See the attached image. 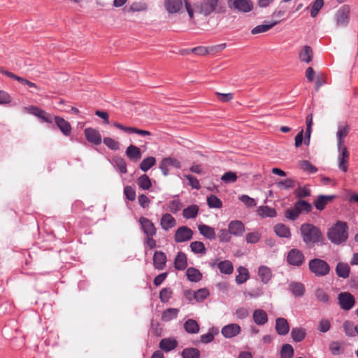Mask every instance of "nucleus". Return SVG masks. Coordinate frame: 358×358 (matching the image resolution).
<instances>
[{"mask_svg":"<svg viewBox=\"0 0 358 358\" xmlns=\"http://www.w3.org/2000/svg\"><path fill=\"white\" fill-rule=\"evenodd\" d=\"M218 238L220 242L228 243L231 241V234L229 229H221L219 230Z\"/></svg>","mask_w":358,"mask_h":358,"instance_id":"55","label":"nucleus"},{"mask_svg":"<svg viewBox=\"0 0 358 358\" xmlns=\"http://www.w3.org/2000/svg\"><path fill=\"white\" fill-rule=\"evenodd\" d=\"M300 213L296 210V207L294 206L292 208L287 209L285 213V216L289 220H295L299 216Z\"/></svg>","mask_w":358,"mask_h":358,"instance_id":"63","label":"nucleus"},{"mask_svg":"<svg viewBox=\"0 0 358 358\" xmlns=\"http://www.w3.org/2000/svg\"><path fill=\"white\" fill-rule=\"evenodd\" d=\"M228 229L231 235L237 237L241 236L245 231V225L240 220H232L228 224Z\"/></svg>","mask_w":358,"mask_h":358,"instance_id":"15","label":"nucleus"},{"mask_svg":"<svg viewBox=\"0 0 358 358\" xmlns=\"http://www.w3.org/2000/svg\"><path fill=\"white\" fill-rule=\"evenodd\" d=\"M336 198V195H323L320 194L317 199L314 201L313 205L315 208L318 210H322L325 206L331 203L334 199Z\"/></svg>","mask_w":358,"mask_h":358,"instance_id":"13","label":"nucleus"},{"mask_svg":"<svg viewBox=\"0 0 358 358\" xmlns=\"http://www.w3.org/2000/svg\"><path fill=\"white\" fill-rule=\"evenodd\" d=\"M257 214L262 218L265 217H275L277 215L276 210L273 208L268 207V206H261L257 208Z\"/></svg>","mask_w":358,"mask_h":358,"instance_id":"30","label":"nucleus"},{"mask_svg":"<svg viewBox=\"0 0 358 358\" xmlns=\"http://www.w3.org/2000/svg\"><path fill=\"white\" fill-rule=\"evenodd\" d=\"M219 0H202L200 3L199 10L203 15L208 16L215 11Z\"/></svg>","mask_w":358,"mask_h":358,"instance_id":"10","label":"nucleus"},{"mask_svg":"<svg viewBox=\"0 0 358 358\" xmlns=\"http://www.w3.org/2000/svg\"><path fill=\"white\" fill-rule=\"evenodd\" d=\"M306 336L305 329L301 327H294L291 331V336L294 342L299 343L302 341Z\"/></svg>","mask_w":358,"mask_h":358,"instance_id":"36","label":"nucleus"},{"mask_svg":"<svg viewBox=\"0 0 358 358\" xmlns=\"http://www.w3.org/2000/svg\"><path fill=\"white\" fill-rule=\"evenodd\" d=\"M113 163L115 167L117 169L120 173L124 174L127 172V163L121 157H115L113 159Z\"/></svg>","mask_w":358,"mask_h":358,"instance_id":"44","label":"nucleus"},{"mask_svg":"<svg viewBox=\"0 0 358 358\" xmlns=\"http://www.w3.org/2000/svg\"><path fill=\"white\" fill-rule=\"evenodd\" d=\"M300 168L310 174L315 173L317 171V168L313 166L309 161L303 160L300 162Z\"/></svg>","mask_w":358,"mask_h":358,"instance_id":"50","label":"nucleus"},{"mask_svg":"<svg viewBox=\"0 0 358 358\" xmlns=\"http://www.w3.org/2000/svg\"><path fill=\"white\" fill-rule=\"evenodd\" d=\"M308 268L311 273L317 277H323L329 273L330 266L329 264L321 259L314 258L310 260Z\"/></svg>","mask_w":358,"mask_h":358,"instance_id":"3","label":"nucleus"},{"mask_svg":"<svg viewBox=\"0 0 358 358\" xmlns=\"http://www.w3.org/2000/svg\"><path fill=\"white\" fill-rule=\"evenodd\" d=\"M178 345V342L173 338H165L160 341L159 347L161 350L169 352L176 349Z\"/></svg>","mask_w":358,"mask_h":358,"instance_id":"16","label":"nucleus"},{"mask_svg":"<svg viewBox=\"0 0 358 358\" xmlns=\"http://www.w3.org/2000/svg\"><path fill=\"white\" fill-rule=\"evenodd\" d=\"M241 331L239 324L233 323L224 326L222 328L221 333L226 338H231L238 335Z\"/></svg>","mask_w":358,"mask_h":358,"instance_id":"11","label":"nucleus"},{"mask_svg":"<svg viewBox=\"0 0 358 358\" xmlns=\"http://www.w3.org/2000/svg\"><path fill=\"white\" fill-rule=\"evenodd\" d=\"M294 206L296 207V210H298L300 214L302 213H308L311 212L313 209V206L309 202L301 199L296 201Z\"/></svg>","mask_w":358,"mask_h":358,"instance_id":"35","label":"nucleus"},{"mask_svg":"<svg viewBox=\"0 0 358 358\" xmlns=\"http://www.w3.org/2000/svg\"><path fill=\"white\" fill-rule=\"evenodd\" d=\"M233 6L239 12L248 13L253 9V3L251 0H234Z\"/></svg>","mask_w":358,"mask_h":358,"instance_id":"17","label":"nucleus"},{"mask_svg":"<svg viewBox=\"0 0 358 358\" xmlns=\"http://www.w3.org/2000/svg\"><path fill=\"white\" fill-rule=\"evenodd\" d=\"M103 143L110 150L116 151L120 149V143L110 137H105L103 139Z\"/></svg>","mask_w":358,"mask_h":358,"instance_id":"51","label":"nucleus"},{"mask_svg":"<svg viewBox=\"0 0 358 358\" xmlns=\"http://www.w3.org/2000/svg\"><path fill=\"white\" fill-rule=\"evenodd\" d=\"M275 331L280 336H285L289 331V325L287 320L283 317H278L275 320Z\"/></svg>","mask_w":358,"mask_h":358,"instance_id":"19","label":"nucleus"},{"mask_svg":"<svg viewBox=\"0 0 358 358\" xmlns=\"http://www.w3.org/2000/svg\"><path fill=\"white\" fill-rule=\"evenodd\" d=\"M221 180L226 183L234 182L237 180V176L236 173L233 171H228L222 175Z\"/></svg>","mask_w":358,"mask_h":358,"instance_id":"62","label":"nucleus"},{"mask_svg":"<svg viewBox=\"0 0 358 358\" xmlns=\"http://www.w3.org/2000/svg\"><path fill=\"white\" fill-rule=\"evenodd\" d=\"M179 310L175 308H169L163 311L162 320L164 322H169L177 317Z\"/></svg>","mask_w":358,"mask_h":358,"instance_id":"40","label":"nucleus"},{"mask_svg":"<svg viewBox=\"0 0 358 358\" xmlns=\"http://www.w3.org/2000/svg\"><path fill=\"white\" fill-rule=\"evenodd\" d=\"M294 356V348L290 344L282 345L280 350L281 358H292Z\"/></svg>","mask_w":358,"mask_h":358,"instance_id":"47","label":"nucleus"},{"mask_svg":"<svg viewBox=\"0 0 358 358\" xmlns=\"http://www.w3.org/2000/svg\"><path fill=\"white\" fill-rule=\"evenodd\" d=\"M315 297L318 301L322 303H327L329 300V296L326 292L322 289L318 288L315 290Z\"/></svg>","mask_w":358,"mask_h":358,"instance_id":"59","label":"nucleus"},{"mask_svg":"<svg viewBox=\"0 0 358 358\" xmlns=\"http://www.w3.org/2000/svg\"><path fill=\"white\" fill-rule=\"evenodd\" d=\"M338 149V166L340 170L345 173L348 171V162L350 159V153L345 144L337 145Z\"/></svg>","mask_w":358,"mask_h":358,"instance_id":"6","label":"nucleus"},{"mask_svg":"<svg viewBox=\"0 0 358 358\" xmlns=\"http://www.w3.org/2000/svg\"><path fill=\"white\" fill-rule=\"evenodd\" d=\"M278 24L277 21L273 22H264V24L257 25L255 27H254L251 30V34L253 35L259 34L262 33H264L268 30H270L271 28H273L274 26H275Z\"/></svg>","mask_w":358,"mask_h":358,"instance_id":"34","label":"nucleus"},{"mask_svg":"<svg viewBox=\"0 0 358 358\" xmlns=\"http://www.w3.org/2000/svg\"><path fill=\"white\" fill-rule=\"evenodd\" d=\"M252 319L254 322L259 326L264 325L268 320L267 313L262 309H255L252 313Z\"/></svg>","mask_w":358,"mask_h":358,"instance_id":"23","label":"nucleus"},{"mask_svg":"<svg viewBox=\"0 0 358 358\" xmlns=\"http://www.w3.org/2000/svg\"><path fill=\"white\" fill-rule=\"evenodd\" d=\"M350 8L348 5H343L336 11L334 15L336 26L338 27H345L350 22Z\"/></svg>","mask_w":358,"mask_h":358,"instance_id":"4","label":"nucleus"},{"mask_svg":"<svg viewBox=\"0 0 358 358\" xmlns=\"http://www.w3.org/2000/svg\"><path fill=\"white\" fill-rule=\"evenodd\" d=\"M55 124L64 136H68L71 134V127L69 122L58 116L55 117Z\"/></svg>","mask_w":358,"mask_h":358,"instance_id":"26","label":"nucleus"},{"mask_svg":"<svg viewBox=\"0 0 358 358\" xmlns=\"http://www.w3.org/2000/svg\"><path fill=\"white\" fill-rule=\"evenodd\" d=\"M184 177L188 180V185L191 186L192 189H199L201 188L200 182L196 177L189 174H185Z\"/></svg>","mask_w":358,"mask_h":358,"instance_id":"60","label":"nucleus"},{"mask_svg":"<svg viewBox=\"0 0 358 358\" xmlns=\"http://www.w3.org/2000/svg\"><path fill=\"white\" fill-rule=\"evenodd\" d=\"M184 328L189 334H196L199 331L198 322L193 319H188L184 324Z\"/></svg>","mask_w":358,"mask_h":358,"instance_id":"42","label":"nucleus"},{"mask_svg":"<svg viewBox=\"0 0 358 358\" xmlns=\"http://www.w3.org/2000/svg\"><path fill=\"white\" fill-rule=\"evenodd\" d=\"M264 294V291L262 287H257L251 290L248 291L246 293V295L248 296L251 299H257Z\"/></svg>","mask_w":358,"mask_h":358,"instance_id":"56","label":"nucleus"},{"mask_svg":"<svg viewBox=\"0 0 358 358\" xmlns=\"http://www.w3.org/2000/svg\"><path fill=\"white\" fill-rule=\"evenodd\" d=\"M313 58V51L310 45H304L299 52V59L301 62L309 64Z\"/></svg>","mask_w":358,"mask_h":358,"instance_id":"22","label":"nucleus"},{"mask_svg":"<svg viewBox=\"0 0 358 358\" xmlns=\"http://www.w3.org/2000/svg\"><path fill=\"white\" fill-rule=\"evenodd\" d=\"M303 241L308 248L324 243V238L320 229L310 223H303L300 227Z\"/></svg>","mask_w":358,"mask_h":358,"instance_id":"1","label":"nucleus"},{"mask_svg":"<svg viewBox=\"0 0 358 358\" xmlns=\"http://www.w3.org/2000/svg\"><path fill=\"white\" fill-rule=\"evenodd\" d=\"M124 194L127 199L131 201H134L136 199V191L131 186L127 185L124 187Z\"/></svg>","mask_w":358,"mask_h":358,"instance_id":"64","label":"nucleus"},{"mask_svg":"<svg viewBox=\"0 0 358 358\" xmlns=\"http://www.w3.org/2000/svg\"><path fill=\"white\" fill-rule=\"evenodd\" d=\"M287 262L292 266L299 267L304 263L305 256L300 250L294 248L289 251Z\"/></svg>","mask_w":358,"mask_h":358,"instance_id":"7","label":"nucleus"},{"mask_svg":"<svg viewBox=\"0 0 358 358\" xmlns=\"http://www.w3.org/2000/svg\"><path fill=\"white\" fill-rule=\"evenodd\" d=\"M186 275L187 279L191 282H199L202 278V274L201 272L195 268L189 267L187 269Z\"/></svg>","mask_w":358,"mask_h":358,"instance_id":"39","label":"nucleus"},{"mask_svg":"<svg viewBox=\"0 0 358 358\" xmlns=\"http://www.w3.org/2000/svg\"><path fill=\"white\" fill-rule=\"evenodd\" d=\"M344 331L347 336L350 337L355 336L357 334L356 326H354L353 323L350 321H345L343 323Z\"/></svg>","mask_w":358,"mask_h":358,"instance_id":"49","label":"nucleus"},{"mask_svg":"<svg viewBox=\"0 0 358 358\" xmlns=\"http://www.w3.org/2000/svg\"><path fill=\"white\" fill-rule=\"evenodd\" d=\"M189 247L191 251L196 255L200 254L203 255L206 253L205 245L201 241H193L190 243Z\"/></svg>","mask_w":358,"mask_h":358,"instance_id":"43","label":"nucleus"},{"mask_svg":"<svg viewBox=\"0 0 358 358\" xmlns=\"http://www.w3.org/2000/svg\"><path fill=\"white\" fill-rule=\"evenodd\" d=\"M141 228L146 236H155L157 234V229L154 223L145 217H141L138 220Z\"/></svg>","mask_w":358,"mask_h":358,"instance_id":"9","label":"nucleus"},{"mask_svg":"<svg viewBox=\"0 0 358 358\" xmlns=\"http://www.w3.org/2000/svg\"><path fill=\"white\" fill-rule=\"evenodd\" d=\"M220 271L226 275H230L234 271V266L229 260L221 261L217 264Z\"/></svg>","mask_w":358,"mask_h":358,"instance_id":"38","label":"nucleus"},{"mask_svg":"<svg viewBox=\"0 0 358 358\" xmlns=\"http://www.w3.org/2000/svg\"><path fill=\"white\" fill-rule=\"evenodd\" d=\"M323 6L324 0H315L311 6L310 16L315 17Z\"/></svg>","mask_w":358,"mask_h":358,"instance_id":"53","label":"nucleus"},{"mask_svg":"<svg viewBox=\"0 0 358 358\" xmlns=\"http://www.w3.org/2000/svg\"><path fill=\"white\" fill-rule=\"evenodd\" d=\"M182 204L179 199H175L169 203L168 209L173 213H176L181 210Z\"/></svg>","mask_w":358,"mask_h":358,"instance_id":"57","label":"nucleus"},{"mask_svg":"<svg viewBox=\"0 0 358 358\" xmlns=\"http://www.w3.org/2000/svg\"><path fill=\"white\" fill-rule=\"evenodd\" d=\"M164 7L170 14L178 13L182 8V0H164Z\"/></svg>","mask_w":358,"mask_h":358,"instance_id":"20","label":"nucleus"},{"mask_svg":"<svg viewBox=\"0 0 358 358\" xmlns=\"http://www.w3.org/2000/svg\"><path fill=\"white\" fill-rule=\"evenodd\" d=\"M160 225L164 230L168 231L176 225V221L171 214L165 213L161 217Z\"/></svg>","mask_w":358,"mask_h":358,"instance_id":"25","label":"nucleus"},{"mask_svg":"<svg viewBox=\"0 0 358 358\" xmlns=\"http://www.w3.org/2000/svg\"><path fill=\"white\" fill-rule=\"evenodd\" d=\"M350 272V268L346 263L338 262L336 266V275L342 278H348Z\"/></svg>","mask_w":358,"mask_h":358,"instance_id":"33","label":"nucleus"},{"mask_svg":"<svg viewBox=\"0 0 358 358\" xmlns=\"http://www.w3.org/2000/svg\"><path fill=\"white\" fill-rule=\"evenodd\" d=\"M257 274L261 282L265 285L268 284L273 277L271 268L264 265H262L258 268Z\"/></svg>","mask_w":358,"mask_h":358,"instance_id":"21","label":"nucleus"},{"mask_svg":"<svg viewBox=\"0 0 358 358\" xmlns=\"http://www.w3.org/2000/svg\"><path fill=\"white\" fill-rule=\"evenodd\" d=\"M208 295L209 292L206 288L199 289L193 293L194 299L198 302L203 301Z\"/></svg>","mask_w":358,"mask_h":358,"instance_id":"52","label":"nucleus"},{"mask_svg":"<svg viewBox=\"0 0 358 358\" xmlns=\"http://www.w3.org/2000/svg\"><path fill=\"white\" fill-rule=\"evenodd\" d=\"M274 231L275 234L280 238H289L291 237V231L289 228L284 224L279 223L274 226Z\"/></svg>","mask_w":358,"mask_h":358,"instance_id":"31","label":"nucleus"},{"mask_svg":"<svg viewBox=\"0 0 358 358\" xmlns=\"http://www.w3.org/2000/svg\"><path fill=\"white\" fill-rule=\"evenodd\" d=\"M288 289L295 297H301L305 293L304 285L299 282H291L289 284Z\"/></svg>","mask_w":358,"mask_h":358,"instance_id":"28","label":"nucleus"},{"mask_svg":"<svg viewBox=\"0 0 358 358\" xmlns=\"http://www.w3.org/2000/svg\"><path fill=\"white\" fill-rule=\"evenodd\" d=\"M156 163V159L154 157H148L145 158L140 164L139 168L146 172L151 169Z\"/></svg>","mask_w":358,"mask_h":358,"instance_id":"46","label":"nucleus"},{"mask_svg":"<svg viewBox=\"0 0 358 358\" xmlns=\"http://www.w3.org/2000/svg\"><path fill=\"white\" fill-rule=\"evenodd\" d=\"M199 208L197 205H191L184 208L182 210V216L185 219H193L196 217Z\"/></svg>","mask_w":358,"mask_h":358,"instance_id":"37","label":"nucleus"},{"mask_svg":"<svg viewBox=\"0 0 358 358\" xmlns=\"http://www.w3.org/2000/svg\"><path fill=\"white\" fill-rule=\"evenodd\" d=\"M167 262L166 254L162 251H155L153 255V266L159 271L163 270Z\"/></svg>","mask_w":358,"mask_h":358,"instance_id":"14","label":"nucleus"},{"mask_svg":"<svg viewBox=\"0 0 358 358\" xmlns=\"http://www.w3.org/2000/svg\"><path fill=\"white\" fill-rule=\"evenodd\" d=\"M350 132V127L346 122L340 123L336 132L337 145L345 144V138Z\"/></svg>","mask_w":358,"mask_h":358,"instance_id":"18","label":"nucleus"},{"mask_svg":"<svg viewBox=\"0 0 358 358\" xmlns=\"http://www.w3.org/2000/svg\"><path fill=\"white\" fill-rule=\"evenodd\" d=\"M85 136L89 143L99 145L101 143V135L94 128L89 127L84 130Z\"/></svg>","mask_w":358,"mask_h":358,"instance_id":"12","label":"nucleus"},{"mask_svg":"<svg viewBox=\"0 0 358 358\" xmlns=\"http://www.w3.org/2000/svg\"><path fill=\"white\" fill-rule=\"evenodd\" d=\"M193 231L187 226H182L177 229L174 235L176 243H183L192 238Z\"/></svg>","mask_w":358,"mask_h":358,"instance_id":"8","label":"nucleus"},{"mask_svg":"<svg viewBox=\"0 0 358 358\" xmlns=\"http://www.w3.org/2000/svg\"><path fill=\"white\" fill-rule=\"evenodd\" d=\"M207 203L210 208H220L222 206V201L213 194L207 197Z\"/></svg>","mask_w":358,"mask_h":358,"instance_id":"48","label":"nucleus"},{"mask_svg":"<svg viewBox=\"0 0 358 358\" xmlns=\"http://www.w3.org/2000/svg\"><path fill=\"white\" fill-rule=\"evenodd\" d=\"M137 184L143 190H148L152 187L151 180L146 174L141 176L137 179Z\"/></svg>","mask_w":358,"mask_h":358,"instance_id":"45","label":"nucleus"},{"mask_svg":"<svg viewBox=\"0 0 358 358\" xmlns=\"http://www.w3.org/2000/svg\"><path fill=\"white\" fill-rule=\"evenodd\" d=\"M198 229L199 233L207 239L212 241L216 238V234L213 227L205 224H200L198 225Z\"/></svg>","mask_w":358,"mask_h":358,"instance_id":"24","label":"nucleus"},{"mask_svg":"<svg viewBox=\"0 0 358 358\" xmlns=\"http://www.w3.org/2000/svg\"><path fill=\"white\" fill-rule=\"evenodd\" d=\"M238 199L246 207L252 208L257 205L256 201L248 195L243 194Z\"/></svg>","mask_w":358,"mask_h":358,"instance_id":"61","label":"nucleus"},{"mask_svg":"<svg viewBox=\"0 0 358 358\" xmlns=\"http://www.w3.org/2000/svg\"><path fill=\"white\" fill-rule=\"evenodd\" d=\"M187 266V258L182 252H179L174 260V267L178 271H183Z\"/></svg>","mask_w":358,"mask_h":358,"instance_id":"29","label":"nucleus"},{"mask_svg":"<svg viewBox=\"0 0 358 358\" xmlns=\"http://www.w3.org/2000/svg\"><path fill=\"white\" fill-rule=\"evenodd\" d=\"M337 299L339 307L345 311L351 310L355 305V296L348 292L339 293Z\"/></svg>","mask_w":358,"mask_h":358,"instance_id":"5","label":"nucleus"},{"mask_svg":"<svg viewBox=\"0 0 358 358\" xmlns=\"http://www.w3.org/2000/svg\"><path fill=\"white\" fill-rule=\"evenodd\" d=\"M182 358H200L201 353L196 348H186L180 352Z\"/></svg>","mask_w":358,"mask_h":358,"instance_id":"41","label":"nucleus"},{"mask_svg":"<svg viewBox=\"0 0 358 358\" xmlns=\"http://www.w3.org/2000/svg\"><path fill=\"white\" fill-rule=\"evenodd\" d=\"M172 290L171 288H163L159 292V299L162 303L169 301L172 295Z\"/></svg>","mask_w":358,"mask_h":358,"instance_id":"58","label":"nucleus"},{"mask_svg":"<svg viewBox=\"0 0 358 358\" xmlns=\"http://www.w3.org/2000/svg\"><path fill=\"white\" fill-rule=\"evenodd\" d=\"M125 153L127 157L134 162H138L142 156L140 148L134 145H129Z\"/></svg>","mask_w":358,"mask_h":358,"instance_id":"27","label":"nucleus"},{"mask_svg":"<svg viewBox=\"0 0 358 358\" xmlns=\"http://www.w3.org/2000/svg\"><path fill=\"white\" fill-rule=\"evenodd\" d=\"M294 194L296 198L301 199L309 196L310 195V190L306 187H299L295 189Z\"/></svg>","mask_w":358,"mask_h":358,"instance_id":"54","label":"nucleus"},{"mask_svg":"<svg viewBox=\"0 0 358 358\" xmlns=\"http://www.w3.org/2000/svg\"><path fill=\"white\" fill-rule=\"evenodd\" d=\"M238 274L236 276V282L238 285L245 283L250 278V273L247 268L240 266L237 268Z\"/></svg>","mask_w":358,"mask_h":358,"instance_id":"32","label":"nucleus"},{"mask_svg":"<svg viewBox=\"0 0 358 358\" xmlns=\"http://www.w3.org/2000/svg\"><path fill=\"white\" fill-rule=\"evenodd\" d=\"M348 227L346 222L337 221L335 224L329 229L327 238L334 244L340 245L345 242L348 237Z\"/></svg>","mask_w":358,"mask_h":358,"instance_id":"2","label":"nucleus"}]
</instances>
